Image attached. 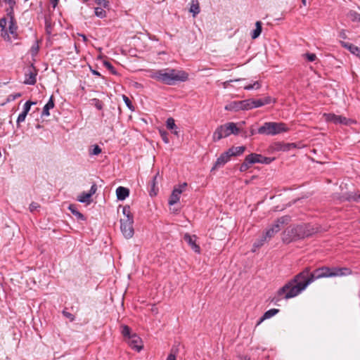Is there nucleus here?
Wrapping results in <instances>:
<instances>
[{"label":"nucleus","instance_id":"obj_34","mask_svg":"<svg viewBox=\"0 0 360 360\" xmlns=\"http://www.w3.org/2000/svg\"><path fill=\"white\" fill-rule=\"evenodd\" d=\"M91 194H89L88 193H82L79 197L78 198V200L80 202H87V203H89L90 202V198H91Z\"/></svg>","mask_w":360,"mask_h":360},{"label":"nucleus","instance_id":"obj_59","mask_svg":"<svg viewBox=\"0 0 360 360\" xmlns=\"http://www.w3.org/2000/svg\"><path fill=\"white\" fill-rule=\"evenodd\" d=\"M82 37V39L84 41H87V38L84 35V34H79Z\"/></svg>","mask_w":360,"mask_h":360},{"label":"nucleus","instance_id":"obj_43","mask_svg":"<svg viewBox=\"0 0 360 360\" xmlns=\"http://www.w3.org/2000/svg\"><path fill=\"white\" fill-rule=\"evenodd\" d=\"M160 136L162 139V141L165 143H169V139H168V134L166 131L165 130H160Z\"/></svg>","mask_w":360,"mask_h":360},{"label":"nucleus","instance_id":"obj_62","mask_svg":"<svg viewBox=\"0 0 360 360\" xmlns=\"http://www.w3.org/2000/svg\"><path fill=\"white\" fill-rule=\"evenodd\" d=\"M302 3L304 6L307 5V0H302Z\"/></svg>","mask_w":360,"mask_h":360},{"label":"nucleus","instance_id":"obj_9","mask_svg":"<svg viewBox=\"0 0 360 360\" xmlns=\"http://www.w3.org/2000/svg\"><path fill=\"white\" fill-rule=\"evenodd\" d=\"M187 186L186 183L180 184L177 188H174L169 199V205H174L177 203L180 199V195Z\"/></svg>","mask_w":360,"mask_h":360},{"label":"nucleus","instance_id":"obj_22","mask_svg":"<svg viewBox=\"0 0 360 360\" xmlns=\"http://www.w3.org/2000/svg\"><path fill=\"white\" fill-rule=\"evenodd\" d=\"M54 107V102L53 96H51L47 102V103L44 105L42 111V116H49L50 112L49 110Z\"/></svg>","mask_w":360,"mask_h":360},{"label":"nucleus","instance_id":"obj_42","mask_svg":"<svg viewBox=\"0 0 360 360\" xmlns=\"http://www.w3.org/2000/svg\"><path fill=\"white\" fill-rule=\"evenodd\" d=\"M104 65L105 67L109 70L113 75H117V71L115 70V68L113 67V65L110 63V62H108V61H105L104 62Z\"/></svg>","mask_w":360,"mask_h":360},{"label":"nucleus","instance_id":"obj_33","mask_svg":"<svg viewBox=\"0 0 360 360\" xmlns=\"http://www.w3.org/2000/svg\"><path fill=\"white\" fill-rule=\"evenodd\" d=\"M157 175L154 176L152 179V180L150 181V187H151V190L150 191V196H153V195H156V191H155V185L157 184Z\"/></svg>","mask_w":360,"mask_h":360},{"label":"nucleus","instance_id":"obj_53","mask_svg":"<svg viewBox=\"0 0 360 360\" xmlns=\"http://www.w3.org/2000/svg\"><path fill=\"white\" fill-rule=\"evenodd\" d=\"M96 101L95 106L98 110H101L103 108V103L98 99H94Z\"/></svg>","mask_w":360,"mask_h":360},{"label":"nucleus","instance_id":"obj_7","mask_svg":"<svg viewBox=\"0 0 360 360\" xmlns=\"http://www.w3.org/2000/svg\"><path fill=\"white\" fill-rule=\"evenodd\" d=\"M134 219H121L120 229L126 238H131L134 236Z\"/></svg>","mask_w":360,"mask_h":360},{"label":"nucleus","instance_id":"obj_16","mask_svg":"<svg viewBox=\"0 0 360 360\" xmlns=\"http://www.w3.org/2000/svg\"><path fill=\"white\" fill-rule=\"evenodd\" d=\"M231 157V155L227 150L221 153V155L217 159L212 169H215L224 166L230 160Z\"/></svg>","mask_w":360,"mask_h":360},{"label":"nucleus","instance_id":"obj_21","mask_svg":"<svg viewBox=\"0 0 360 360\" xmlns=\"http://www.w3.org/2000/svg\"><path fill=\"white\" fill-rule=\"evenodd\" d=\"M279 309H271L268 311H266L263 316L259 319L258 321L257 326L259 325L262 322H263L264 320L268 319L276 315L277 313H278Z\"/></svg>","mask_w":360,"mask_h":360},{"label":"nucleus","instance_id":"obj_54","mask_svg":"<svg viewBox=\"0 0 360 360\" xmlns=\"http://www.w3.org/2000/svg\"><path fill=\"white\" fill-rule=\"evenodd\" d=\"M31 51L32 55L37 54L39 51V46L37 44L32 46Z\"/></svg>","mask_w":360,"mask_h":360},{"label":"nucleus","instance_id":"obj_35","mask_svg":"<svg viewBox=\"0 0 360 360\" xmlns=\"http://www.w3.org/2000/svg\"><path fill=\"white\" fill-rule=\"evenodd\" d=\"M101 153V148L98 145L92 146V148L89 150L90 155H98Z\"/></svg>","mask_w":360,"mask_h":360},{"label":"nucleus","instance_id":"obj_5","mask_svg":"<svg viewBox=\"0 0 360 360\" xmlns=\"http://www.w3.org/2000/svg\"><path fill=\"white\" fill-rule=\"evenodd\" d=\"M239 133V129L234 122H228L218 127L213 134V140L214 141L227 137L231 134L236 135Z\"/></svg>","mask_w":360,"mask_h":360},{"label":"nucleus","instance_id":"obj_61","mask_svg":"<svg viewBox=\"0 0 360 360\" xmlns=\"http://www.w3.org/2000/svg\"><path fill=\"white\" fill-rule=\"evenodd\" d=\"M255 134V131L254 129L250 130V135H254Z\"/></svg>","mask_w":360,"mask_h":360},{"label":"nucleus","instance_id":"obj_45","mask_svg":"<svg viewBox=\"0 0 360 360\" xmlns=\"http://www.w3.org/2000/svg\"><path fill=\"white\" fill-rule=\"evenodd\" d=\"M27 114L26 112H22L18 117L16 122L17 124L19 125L21 122H23L25 120L26 116Z\"/></svg>","mask_w":360,"mask_h":360},{"label":"nucleus","instance_id":"obj_50","mask_svg":"<svg viewBox=\"0 0 360 360\" xmlns=\"http://www.w3.org/2000/svg\"><path fill=\"white\" fill-rule=\"evenodd\" d=\"M97 191V186L96 184H93L91 186V188L89 191L88 192L89 194H91V196H92L94 194L96 193Z\"/></svg>","mask_w":360,"mask_h":360},{"label":"nucleus","instance_id":"obj_15","mask_svg":"<svg viewBox=\"0 0 360 360\" xmlns=\"http://www.w3.org/2000/svg\"><path fill=\"white\" fill-rule=\"evenodd\" d=\"M248 158L249 159L248 163H251L252 165L255 163L269 164L270 162L269 158H264L259 154L251 153L250 155H248Z\"/></svg>","mask_w":360,"mask_h":360},{"label":"nucleus","instance_id":"obj_11","mask_svg":"<svg viewBox=\"0 0 360 360\" xmlns=\"http://www.w3.org/2000/svg\"><path fill=\"white\" fill-rule=\"evenodd\" d=\"M323 117L326 122H332L334 124H348V120L342 115H337L333 113H324Z\"/></svg>","mask_w":360,"mask_h":360},{"label":"nucleus","instance_id":"obj_8","mask_svg":"<svg viewBox=\"0 0 360 360\" xmlns=\"http://www.w3.org/2000/svg\"><path fill=\"white\" fill-rule=\"evenodd\" d=\"M295 231L297 232V237L300 239L309 237L316 232L315 229L308 224L296 226Z\"/></svg>","mask_w":360,"mask_h":360},{"label":"nucleus","instance_id":"obj_32","mask_svg":"<svg viewBox=\"0 0 360 360\" xmlns=\"http://www.w3.org/2000/svg\"><path fill=\"white\" fill-rule=\"evenodd\" d=\"M261 84L259 81L255 82L253 84H250L244 86V89L245 90H252V89H259L261 87Z\"/></svg>","mask_w":360,"mask_h":360},{"label":"nucleus","instance_id":"obj_6","mask_svg":"<svg viewBox=\"0 0 360 360\" xmlns=\"http://www.w3.org/2000/svg\"><path fill=\"white\" fill-rule=\"evenodd\" d=\"M290 221L288 216H283L278 218L264 233L266 238L270 240L276 233H277L281 229V226L284 224H287Z\"/></svg>","mask_w":360,"mask_h":360},{"label":"nucleus","instance_id":"obj_10","mask_svg":"<svg viewBox=\"0 0 360 360\" xmlns=\"http://www.w3.org/2000/svg\"><path fill=\"white\" fill-rule=\"evenodd\" d=\"M37 71L35 68L32 65L30 66L25 73L24 84L28 85H34L37 82Z\"/></svg>","mask_w":360,"mask_h":360},{"label":"nucleus","instance_id":"obj_52","mask_svg":"<svg viewBox=\"0 0 360 360\" xmlns=\"http://www.w3.org/2000/svg\"><path fill=\"white\" fill-rule=\"evenodd\" d=\"M38 207H39V205L37 202H32L30 205V210L31 212H33V211L36 210Z\"/></svg>","mask_w":360,"mask_h":360},{"label":"nucleus","instance_id":"obj_29","mask_svg":"<svg viewBox=\"0 0 360 360\" xmlns=\"http://www.w3.org/2000/svg\"><path fill=\"white\" fill-rule=\"evenodd\" d=\"M252 108V99L241 101V110H248Z\"/></svg>","mask_w":360,"mask_h":360},{"label":"nucleus","instance_id":"obj_2","mask_svg":"<svg viewBox=\"0 0 360 360\" xmlns=\"http://www.w3.org/2000/svg\"><path fill=\"white\" fill-rule=\"evenodd\" d=\"M150 78L167 85H174L177 82H185L188 75L183 71L172 68H165L150 72Z\"/></svg>","mask_w":360,"mask_h":360},{"label":"nucleus","instance_id":"obj_13","mask_svg":"<svg viewBox=\"0 0 360 360\" xmlns=\"http://www.w3.org/2000/svg\"><path fill=\"white\" fill-rule=\"evenodd\" d=\"M298 239L297 232L295 231V226L288 228L283 233V240L285 243H289L292 240Z\"/></svg>","mask_w":360,"mask_h":360},{"label":"nucleus","instance_id":"obj_14","mask_svg":"<svg viewBox=\"0 0 360 360\" xmlns=\"http://www.w3.org/2000/svg\"><path fill=\"white\" fill-rule=\"evenodd\" d=\"M184 239L195 252L200 253V248L196 243V236L195 235L191 236L188 233H186L184 236Z\"/></svg>","mask_w":360,"mask_h":360},{"label":"nucleus","instance_id":"obj_60","mask_svg":"<svg viewBox=\"0 0 360 360\" xmlns=\"http://www.w3.org/2000/svg\"><path fill=\"white\" fill-rule=\"evenodd\" d=\"M93 74L96 75H100V73L96 71V70L93 71Z\"/></svg>","mask_w":360,"mask_h":360},{"label":"nucleus","instance_id":"obj_48","mask_svg":"<svg viewBox=\"0 0 360 360\" xmlns=\"http://www.w3.org/2000/svg\"><path fill=\"white\" fill-rule=\"evenodd\" d=\"M4 2L8 4L9 5V7H10V11L8 10V11H11L13 12V6H15V0H2Z\"/></svg>","mask_w":360,"mask_h":360},{"label":"nucleus","instance_id":"obj_47","mask_svg":"<svg viewBox=\"0 0 360 360\" xmlns=\"http://www.w3.org/2000/svg\"><path fill=\"white\" fill-rule=\"evenodd\" d=\"M349 16L352 18V20L358 21L360 14L356 11H351L349 13Z\"/></svg>","mask_w":360,"mask_h":360},{"label":"nucleus","instance_id":"obj_64","mask_svg":"<svg viewBox=\"0 0 360 360\" xmlns=\"http://www.w3.org/2000/svg\"><path fill=\"white\" fill-rule=\"evenodd\" d=\"M358 22H360V16H359Z\"/></svg>","mask_w":360,"mask_h":360},{"label":"nucleus","instance_id":"obj_24","mask_svg":"<svg viewBox=\"0 0 360 360\" xmlns=\"http://www.w3.org/2000/svg\"><path fill=\"white\" fill-rule=\"evenodd\" d=\"M245 150V146H237V147H232V148H229L227 151L232 157V156H237V155H241L242 153H243Z\"/></svg>","mask_w":360,"mask_h":360},{"label":"nucleus","instance_id":"obj_18","mask_svg":"<svg viewBox=\"0 0 360 360\" xmlns=\"http://www.w3.org/2000/svg\"><path fill=\"white\" fill-rule=\"evenodd\" d=\"M271 101L272 99L270 96H266L265 98L260 99H252V106L253 108H259L271 103Z\"/></svg>","mask_w":360,"mask_h":360},{"label":"nucleus","instance_id":"obj_31","mask_svg":"<svg viewBox=\"0 0 360 360\" xmlns=\"http://www.w3.org/2000/svg\"><path fill=\"white\" fill-rule=\"evenodd\" d=\"M122 213L124 215L123 219H134L132 214L131 213V210L129 206H124L122 207Z\"/></svg>","mask_w":360,"mask_h":360},{"label":"nucleus","instance_id":"obj_28","mask_svg":"<svg viewBox=\"0 0 360 360\" xmlns=\"http://www.w3.org/2000/svg\"><path fill=\"white\" fill-rule=\"evenodd\" d=\"M269 241L268 238H266V236L264 233L259 238H258L253 244V247L255 250L253 251H255V248H259L262 247L266 242Z\"/></svg>","mask_w":360,"mask_h":360},{"label":"nucleus","instance_id":"obj_1","mask_svg":"<svg viewBox=\"0 0 360 360\" xmlns=\"http://www.w3.org/2000/svg\"><path fill=\"white\" fill-rule=\"evenodd\" d=\"M310 269L306 267L302 271L297 274L278 291V296L288 300L300 295L307 287L314 282Z\"/></svg>","mask_w":360,"mask_h":360},{"label":"nucleus","instance_id":"obj_39","mask_svg":"<svg viewBox=\"0 0 360 360\" xmlns=\"http://www.w3.org/2000/svg\"><path fill=\"white\" fill-rule=\"evenodd\" d=\"M200 7L198 4H193L190 8V12L193 13V16L196 15L200 13Z\"/></svg>","mask_w":360,"mask_h":360},{"label":"nucleus","instance_id":"obj_3","mask_svg":"<svg viewBox=\"0 0 360 360\" xmlns=\"http://www.w3.org/2000/svg\"><path fill=\"white\" fill-rule=\"evenodd\" d=\"M351 273H352L351 270L346 267L330 268L328 266H322L321 268L316 269L311 274H312L314 280L315 281L316 279H319V278H322L348 276V275L351 274Z\"/></svg>","mask_w":360,"mask_h":360},{"label":"nucleus","instance_id":"obj_25","mask_svg":"<svg viewBox=\"0 0 360 360\" xmlns=\"http://www.w3.org/2000/svg\"><path fill=\"white\" fill-rule=\"evenodd\" d=\"M262 23L260 21H257L255 23V29L252 31L251 34V37L253 39H257L260 35L262 27Z\"/></svg>","mask_w":360,"mask_h":360},{"label":"nucleus","instance_id":"obj_56","mask_svg":"<svg viewBox=\"0 0 360 360\" xmlns=\"http://www.w3.org/2000/svg\"><path fill=\"white\" fill-rule=\"evenodd\" d=\"M63 314H64L66 317H68V318L70 319H71V321L74 320L73 316H72V314H71L70 313H69V312H66V311H63Z\"/></svg>","mask_w":360,"mask_h":360},{"label":"nucleus","instance_id":"obj_38","mask_svg":"<svg viewBox=\"0 0 360 360\" xmlns=\"http://www.w3.org/2000/svg\"><path fill=\"white\" fill-rule=\"evenodd\" d=\"M248 156H246L244 162L241 164L240 167V172H245L246 170H248L250 165H252L251 163H248Z\"/></svg>","mask_w":360,"mask_h":360},{"label":"nucleus","instance_id":"obj_12","mask_svg":"<svg viewBox=\"0 0 360 360\" xmlns=\"http://www.w3.org/2000/svg\"><path fill=\"white\" fill-rule=\"evenodd\" d=\"M127 342L132 349L137 352H140L143 348L141 339L135 333L132 334V335L127 340Z\"/></svg>","mask_w":360,"mask_h":360},{"label":"nucleus","instance_id":"obj_58","mask_svg":"<svg viewBox=\"0 0 360 360\" xmlns=\"http://www.w3.org/2000/svg\"><path fill=\"white\" fill-rule=\"evenodd\" d=\"M172 133L176 136H179V131L176 130V129H173Z\"/></svg>","mask_w":360,"mask_h":360},{"label":"nucleus","instance_id":"obj_30","mask_svg":"<svg viewBox=\"0 0 360 360\" xmlns=\"http://www.w3.org/2000/svg\"><path fill=\"white\" fill-rule=\"evenodd\" d=\"M121 333L127 340L128 338H129L130 336L132 335L131 334V329L129 326L124 325L121 327Z\"/></svg>","mask_w":360,"mask_h":360},{"label":"nucleus","instance_id":"obj_36","mask_svg":"<svg viewBox=\"0 0 360 360\" xmlns=\"http://www.w3.org/2000/svg\"><path fill=\"white\" fill-rule=\"evenodd\" d=\"M95 15L100 18H104L106 16V12L103 8L96 7L95 8Z\"/></svg>","mask_w":360,"mask_h":360},{"label":"nucleus","instance_id":"obj_46","mask_svg":"<svg viewBox=\"0 0 360 360\" xmlns=\"http://www.w3.org/2000/svg\"><path fill=\"white\" fill-rule=\"evenodd\" d=\"M304 56L307 59V60L310 62H313L316 59V56L315 53H307L306 54H304Z\"/></svg>","mask_w":360,"mask_h":360},{"label":"nucleus","instance_id":"obj_51","mask_svg":"<svg viewBox=\"0 0 360 360\" xmlns=\"http://www.w3.org/2000/svg\"><path fill=\"white\" fill-rule=\"evenodd\" d=\"M7 25V20L5 18L0 19V27L2 29V30H5Z\"/></svg>","mask_w":360,"mask_h":360},{"label":"nucleus","instance_id":"obj_37","mask_svg":"<svg viewBox=\"0 0 360 360\" xmlns=\"http://www.w3.org/2000/svg\"><path fill=\"white\" fill-rule=\"evenodd\" d=\"M166 126L168 129L173 130L176 129V126L175 124V121L172 117H169L167 120Z\"/></svg>","mask_w":360,"mask_h":360},{"label":"nucleus","instance_id":"obj_20","mask_svg":"<svg viewBox=\"0 0 360 360\" xmlns=\"http://www.w3.org/2000/svg\"><path fill=\"white\" fill-rule=\"evenodd\" d=\"M342 45L349 50L351 53L360 58V48L348 42H342Z\"/></svg>","mask_w":360,"mask_h":360},{"label":"nucleus","instance_id":"obj_40","mask_svg":"<svg viewBox=\"0 0 360 360\" xmlns=\"http://www.w3.org/2000/svg\"><path fill=\"white\" fill-rule=\"evenodd\" d=\"M35 104V103L32 102L30 101H27L23 105V112H26L27 114L30 110V108L32 105Z\"/></svg>","mask_w":360,"mask_h":360},{"label":"nucleus","instance_id":"obj_55","mask_svg":"<svg viewBox=\"0 0 360 360\" xmlns=\"http://www.w3.org/2000/svg\"><path fill=\"white\" fill-rule=\"evenodd\" d=\"M167 360H176V355L174 354H172V353H170L167 358Z\"/></svg>","mask_w":360,"mask_h":360},{"label":"nucleus","instance_id":"obj_49","mask_svg":"<svg viewBox=\"0 0 360 360\" xmlns=\"http://www.w3.org/2000/svg\"><path fill=\"white\" fill-rule=\"evenodd\" d=\"M94 1L98 6H101L103 8H106L108 6V1L107 0H94Z\"/></svg>","mask_w":360,"mask_h":360},{"label":"nucleus","instance_id":"obj_41","mask_svg":"<svg viewBox=\"0 0 360 360\" xmlns=\"http://www.w3.org/2000/svg\"><path fill=\"white\" fill-rule=\"evenodd\" d=\"M122 98L128 108L131 110H134V106L130 99L125 95H122Z\"/></svg>","mask_w":360,"mask_h":360},{"label":"nucleus","instance_id":"obj_27","mask_svg":"<svg viewBox=\"0 0 360 360\" xmlns=\"http://www.w3.org/2000/svg\"><path fill=\"white\" fill-rule=\"evenodd\" d=\"M68 209L71 212V213L77 217V219H80V220H82V221L86 219V218L84 216V214H82L81 212H79L77 210L75 205H70Z\"/></svg>","mask_w":360,"mask_h":360},{"label":"nucleus","instance_id":"obj_44","mask_svg":"<svg viewBox=\"0 0 360 360\" xmlns=\"http://www.w3.org/2000/svg\"><path fill=\"white\" fill-rule=\"evenodd\" d=\"M21 96H22L21 93H16V94H11L7 97V102L13 101L15 99L20 98Z\"/></svg>","mask_w":360,"mask_h":360},{"label":"nucleus","instance_id":"obj_26","mask_svg":"<svg viewBox=\"0 0 360 360\" xmlns=\"http://www.w3.org/2000/svg\"><path fill=\"white\" fill-rule=\"evenodd\" d=\"M296 145L295 143H281L276 144V149L282 151H288L291 148H295Z\"/></svg>","mask_w":360,"mask_h":360},{"label":"nucleus","instance_id":"obj_19","mask_svg":"<svg viewBox=\"0 0 360 360\" xmlns=\"http://www.w3.org/2000/svg\"><path fill=\"white\" fill-rule=\"evenodd\" d=\"M117 198L119 200H125L129 195V190L127 188L123 186H119L116 189Z\"/></svg>","mask_w":360,"mask_h":360},{"label":"nucleus","instance_id":"obj_4","mask_svg":"<svg viewBox=\"0 0 360 360\" xmlns=\"http://www.w3.org/2000/svg\"><path fill=\"white\" fill-rule=\"evenodd\" d=\"M288 130L286 124L283 122H266L257 129L259 134L274 136Z\"/></svg>","mask_w":360,"mask_h":360},{"label":"nucleus","instance_id":"obj_23","mask_svg":"<svg viewBox=\"0 0 360 360\" xmlns=\"http://www.w3.org/2000/svg\"><path fill=\"white\" fill-rule=\"evenodd\" d=\"M225 110L231 111L241 110V101L231 102L225 106Z\"/></svg>","mask_w":360,"mask_h":360},{"label":"nucleus","instance_id":"obj_63","mask_svg":"<svg viewBox=\"0 0 360 360\" xmlns=\"http://www.w3.org/2000/svg\"><path fill=\"white\" fill-rule=\"evenodd\" d=\"M240 79H235V80H230L229 82H238V81H240Z\"/></svg>","mask_w":360,"mask_h":360},{"label":"nucleus","instance_id":"obj_57","mask_svg":"<svg viewBox=\"0 0 360 360\" xmlns=\"http://www.w3.org/2000/svg\"><path fill=\"white\" fill-rule=\"evenodd\" d=\"M58 1H59V0H50L51 4H52V6H53V8H55L57 6L58 3Z\"/></svg>","mask_w":360,"mask_h":360},{"label":"nucleus","instance_id":"obj_17","mask_svg":"<svg viewBox=\"0 0 360 360\" xmlns=\"http://www.w3.org/2000/svg\"><path fill=\"white\" fill-rule=\"evenodd\" d=\"M8 15H9V18H10L8 31H9L10 34H12L15 39H16L18 37V34H17L18 26L16 25L15 21V19H14V17L13 15V12L8 11Z\"/></svg>","mask_w":360,"mask_h":360}]
</instances>
